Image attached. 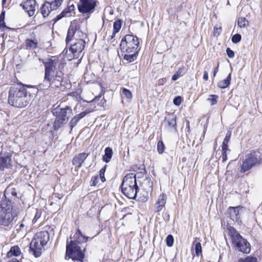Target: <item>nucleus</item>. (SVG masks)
<instances>
[{
    "mask_svg": "<svg viewBox=\"0 0 262 262\" xmlns=\"http://www.w3.org/2000/svg\"><path fill=\"white\" fill-rule=\"evenodd\" d=\"M85 36V34L80 30V25L78 22L76 20L72 21L68 31L66 42L67 45H70V50L73 54L74 58H78L82 55L85 44L84 40Z\"/></svg>",
    "mask_w": 262,
    "mask_h": 262,
    "instance_id": "obj_1",
    "label": "nucleus"
},
{
    "mask_svg": "<svg viewBox=\"0 0 262 262\" xmlns=\"http://www.w3.org/2000/svg\"><path fill=\"white\" fill-rule=\"evenodd\" d=\"M106 165L103 167L99 171V177L102 182L105 181V178L104 177V173L106 170Z\"/></svg>",
    "mask_w": 262,
    "mask_h": 262,
    "instance_id": "obj_38",
    "label": "nucleus"
},
{
    "mask_svg": "<svg viewBox=\"0 0 262 262\" xmlns=\"http://www.w3.org/2000/svg\"><path fill=\"white\" fill-rule=\"evenodd\" d=\"M68 12V9H65L59 15H58L55 18H54V22H56L61 19L62 17L65 16Z\"/></svg>",
    "mask_w": 262,
    "mask_h": 262,
    "instance_id": "obj_39",
    "label": "nucleus"
},
{
    "mask_svg": "<svg viewBox=\"0 0 262 262\" xmlns=\"http://www.w3.org/2000/svg\"><path fill=\"white\" fill-rule=\"evenodd\" d=\"M49 2H46L41 6L40 12L43 17H47L52 11Z\"/></svg>",
    "mask_w": 262,
    "mask_h": 262,
    "instance_id": "obj_24",
    "label": "nucleus"
},
{
    "mask_svg": "<svg viewBox=\"0 0 262 262\" xmlns=\"http://www.w3.org/2000/svg\"><path fill=\"white\" fill-rule=\"evenodd\" d=\"M140 42L137 37L133 35H126L121 40L120 49L125 53L124 59L128 62L134 61L137 58L140 51Z\"/></svg>",
    "mask_w": 262,
    "mask_h": 262,
    "instance_id": "obj_4",
    "label": "nucleus"
},
{
    "mask_svg": "<svg viewBox=\"0 0 262 262\" xmlns=\"http://www.w3.org/2000/svg\"><path fill=\"white\" fill-rule=\"evenodd\" d=\"M26 44L27 46L30 48H35L37 47V43L32 40H27Z\"/></svg>",
    "mask_w": 262,
    "mask_h": 262,
    "instance_id": "obj_48",
    "label": "nucleus"
},
{
    "mask_svg": "<svg viewBox=\"0 0 262 262\" xmlns=\"http://www.w3.org/2000/svg\"><path fill=\"white\" fill-rule=\"evenodd\" d=\"M63 0H54L51 2H49L51 9L53 10H56L59 7L62 3Z\"/></svg>",
    "mask_w": 262,
    "mask_h": 262,
    "instance_id": "obj_29",
    "label": "nucleus"
},
{
    "mask_svg": "<svg viewBox=\"0 0 262 262\" xmlns=\"http://www.w3.org/2000/svg\"><path fill=\"white\" fill-rule=\"evenodd\" d=\"M68 12V9H65L59 15H58L55 18H54V22H56L61 19L62 17L65 16Z\"/></svg>",
    "mask_w": 262,
    "mask_h": 262,
    "instance_id": "obj_41",
    "label": "nucleus"
},
{
    "mask_svg": "<svg viewBox=\"0 0 262 262\" xmlns=\"http://www.w3.org/2000/svg\"><path fill=\"white\" fill-rule=\"evenodd\" d=\"M261 161L260 153L258 151H253L247 155L243 160L241 166V172L244 173L260 164Z\"/></svg>",
    "mask_w": 262,
    "mask_h": 262,
    "instance_id": "obj_9",
    "label": "nucleus"
},
{
    "mask_svg": "<svg viewBox=\"0 0 262 262\" xmlns=\"http://www.w3.org/2000/svg\"><path fill=\"white\" fill-rule=\"evenodd\" d=\"M34 237L44 246L49 240V234L47 231H42L37 232Z\"/></svg>",
    "mask_w": 262,
    "mask_h": 262,
    "instance_id": "obj_19",
    "label": "nucleus"
},
{
    "mask_svg": "<svg viewBox=\"0 0 262 262\" xmlns=\"http://www.w3.org/2000/svg\"><path fill=\"white\" fill-rule=\"evenodd\" d=\"M189 122L188 121V122H187V124H188V129H189Z\"/></svg>",
    "mask_w": 262,
    "mask_h": 262,
    "instance_id": "obj_64",
    "label": "nucleus"
},
{
    "mask_svg": "<svg viewBox=\"0 0 262 262\" xmlns=\"http://www.w3.org/2000/svg\"><path fill=\"white\" fill-rule=\"evenodd\" d=\"M243 207H230L228 209V213L230 219L234 222H236L238 224L241 223L240 213Z\"/></svg>",
    "mask_w": 262,
    "mask_h": 262,
    "instance_id": "obj_15",
    "label": "nucleus"
},
{
    "mask_svg": "<svg viewBox=\"0 0 262 262\" xmlns=\"http://www.w3.org/2000/svg\"><path fill=\"white\" fill-rule=\"evenodd\" d=\"M16 215V211H11L9 209L6 212L0 213V225L8 227L10 229L12 226L13 221Z\"/></svg>",
    "mask_w": 262,
    "mask_h": 262,
    "instance_id": "obj_11",
    "label": "nucleus"
},
{
    "mask_svg": "<svg viewBox=\"0 0 262 262\" xmlns=\"http://www.w3.org/2000/svg\"><path fill=\"white\" fill-rule=\"evenodd\" d=\"M138 190L136 174L130 173L123 178L121 185L122 192L128 198L135 199Z\"/></svg>",
    "mask_w": 262,
    "mask_h": 262,
    "instance_id": "obj_5",
    "label": "nucleus"
},
{
    "mask_svg": "<svg viewBox=\"0 0 262 262\" xmlns=\"http://www.w3.org/2000/svg\"><path fill=\"white\" fill-rule=\"evenodd\" d=\"M43 246L34 237L30 244V252L36 257H39L42 253Z\"/></svg>",
    "mask_w": 262,
    "mask_h": 262,
    "instance_id": "obj_13",
    "label": "nucleus"
},
{
    "mask_svg": "<svg viewBox=\"0 0 262 262\" xmlns=\"http://www.w3.org/2000/svg\"><path fill=\"white\" fill-rule=\"evenodd\" d=\"M219 97L216 95H211L207 99V100L209 101L211 105H214L217 102V99Z\"/></svg>",
    "mask_w": 262,
    "mask_h": 262,
    "instance_id": "obj_37",
    "label": "nucleus"
},
{
    "mask_svg": "<svg viewBox=\"0 0 262 262\" xmlns=\"http://www.w3.org/2000/svg\"><path fill=\"white\" fill-rule=\"evenodd\" d=\"M122 95L127 99H131L132 98V93L131 91L127 89H122Z\"/></svg>",
    "mask_w": 262,
    "mask_h": 262,
    "instance_id": "obj_34",
    "label": "nucleus"
},
{
    "mask_svg": "<svg viewBox=\"0 0 262 262\" xmlns=\"http://www.w3.org/2000/svg\"><path fill=\"white\" fill-rule=\"evenodd\" d=\"M121 27V21L120 20L118 19L114 21L113 24V31L114 34L117 33L120 30Z\"/></svg>",
    "mask_w": 262,
    "mask_h": 262,
    "instance_id": "obj_33",
    "label": "nucleus"
},
{
    "mask_svg": "<svg viewBox=\"0 0 262 262\" xmlns=\"http://www.w3.org/2000/svg\"><path fill=\"white\" fill-rule=\"evenodd\" d=\"M68 12V9H65L59 15H58L55 18H54V22H56L61 19L62 17L65 16Z\"/></svg>",
    "mask_w": 262,
    "mask_h": 262,
    "instance_id": "obj_40",
    "label": "nucleus"
},
{
    "mask_svg": "<svg viewBox=\"0 0 262 262\" xmlns=\"http://www.w3.org/2000/svg\"><path fill=\"white\" fill-rule=\"evenodd\" d=\"M177 117L175 115L169 114L166 117L164 124L165 127L171 132H177Z\"/></svg>",
    "mask_w": 262,
    "mask_h": 262,
    "instance_id": "obj_16",
    "label": "nucleus"
},
{
    "mask_svg": "<svg viewBox=\"0 0 262 262\" xmlns=\"http://www.w3.org/2000/svg\"><path fill=\"white\" fill-rule=\"evenodd\" d=\"M0 207L2 209V212H6L8 209L11 211H15V209L12 208L9 199L7 200L6 199L5 200H2L0 202Z\"/></svg>",
    "mask_w": 262,
    "mask_h": 262,
    "instance_id": "obj_23",
    "label": "nucleus"
},
{
    "mask_svg": "<svg viewBox=\"0 0 262 262\" xmlns=\"http://www.w3.org/2000/svg\"><path fill=\"white\" fill-rule=\"evenodd\" d=\"M6 1L7 0H3L2 1V5H3V7H4V5L6 2Z\"/></svg>",
    "mask_w": 262,
    "mask_h": 262,
    "instance_id": "obj_63",
    "label": "nucleus"
},
{
    "mask_svg": "<svg viewBox=\"0 0 262 262\" xmlns=\"http://www.w3.org/2000/svg\"><path fill=\"white\" fill-rule=\"evenodd\" d=\"M8 262H19L16 258H13L10 260Z\"/></svg>",
    "mask_w": 262,
    "mask_h": 262,
    "instance_id": "obj_61",
    "label": "nucleus"
},
{
    "mask_svg": "<svg viewBox=\"0 0 262 262\" xmlns=\"http://www.w3.org/2000/svg\"><path fill=\"white\" fill-rule=\"evenodd\" d=\"M242 38V36L239 34L234 35L231 38V40L233 43H236L239 42Z\"/></svg>",
    "mask_w": 262,
    "mask_h": 262,
    "instance_id": "obj_46",
    "label": "nucleus"
},
{
    "mask_svg": "<svg viewBox=\"0 0 262 262\" xmlns=\"http://www.w3.org/2000/svg\"><path fill=\"white\" fill-rule=\"evenodd\" d=\"M226 53L229 58H233L234 56V52L229 48L226 49Z\"/></svg>",
    "mask_w": 262,
    "mask_h": 262,
    "instance_id": "obj_52",
    "label": "nucleus"
},
{
    "mask_svg": "<svg viewBox=\"0 0 262 262\" xmlns=\"http://www.w3.org/2000/svg\"><path fill=\"white\" fill-rule=\"evenodd\" d=\"M157 149L158 152L161 154L163 152L164 150V145L162 141H159L157 144Z\"/></svg>",
    "mask_w": 262,
    "mask_h": 262,
    "instance_id": "obj_45",
    "label": "nucleus"
},
{
    "mask_svg": "<svg viewBox=\"0 0 262 262\" xmlns=\"http://www.w3.org/2000/svg\"><path fill=\"white\" fill-rule=\"evenodd\" d=\"M88 155H89L85 152L80 153L76 155L72 160L73 165L78 168H80Z\"/></svg>",
    "mask_w": 262,
    "mask_h": 262,
    "instance_id": "obj_18",
    "label": "nucleus"
},
{
    "mask_svg": "<svg viewBox=\"0 0 262 262\" xmlns=\"http://www.w3.org/2000/svg\"><path fill=\"white\" fill-rule=\"evenodd\" d=\"M231 79V74L230 73L226 79L221 80L217 83V86L220 88H226L227 86H228V85L230 84Z\"/></svg>",
    "mask_w": 262,
    "mask_h": 262,
    "instance_id": "obj_27",
    "label": "nucleus"
},
{
    "mask_svg": "<svg viewBox=\"0 0 262 262\" xmlns=\"http://www.w3.org/2000/svg\"><path fill=\"white\" fill-rule=\"evenodd\" d=\"M166 242L167 246L171 247L173 244V237L172 235H168L166 238Z\"/></svg>",
    "mask_w": 262,
    "mask_h": 262,
    "instance_id": "obj_44",
    "label": "nucleus"
},
{
    "mask_svg": "<svg viewBox=\"0 0 262 262\" xmlns=\"http://www.w3.org/2000/svg\"><path fill=\"white\" fill-rule=\"evenodd\" d=\"M90 112L89 111L87 110L75 115L73 118H72L69 123L71 127V130H72L81 119L85 117Z\"/></svg>",
    "mask_w": 262,
    "mask_h": 262,
    "instance_id": "obj_20",
    "label": "nucleus"
},
{
    "mask_svg": "<svg viewBox=\"0 0 262 262\" xmlns=\"http://www.w3.org/2000/svg\"><path fill=\"white\" fill-rule=\"evenodd\" d=\"M70 238L73 239V240H71L70 241H75L79 244L80 243L86 242L89 239V237L83 235L80 230L77 229L76 232L74 234L73 237L71 236Z\"/></svg>",
    "mask_w": 262,
    "mask_h": 262,
    "instance_id": "obj_21",
    "label": "nucleus"
},
{
    "mask_svg": "<svg viewBox=\"0 0 262 262\" xmlns=\"http://www.w3.org/2000/svg\"><path fill=\"white\" fill-rule=\"evenodd\" d=\"M184 67L182 66L176 72V73L173 75L172 77V80L173 81L177 80L179 77H180L182 75V73L184 70Z\"/></svg>",
    "mask_w": 262,
    "mask_h": 262,
    "instance_id": "obj_32",
    "label": "nucleus"
},
{
    "mask_svg": "<svg viewBox=\"0 0 262 262\" xmlns=\"http://www.w3.org/2000/svg\"><path fill=\"white\" fill-rule=\"evenodd\" d=\"M231 136V132L230 130H229L226 134V137L223 142V143L228 144V142L230 139Z\"/></svg>",
    "mask_w": 262,
    "mask_h": 262,
    "instance_id": "obj_49",
    "label": "nucleus"
},
{
    "mask_svg": "<svg viewBox=\"0 0 262 262\" xmlns=\"http://www.w3.org/2000/svg\"><path fill=\"white\" fill-rule=\"evenodd\" d=\"M182 102V98L180 96H177L173 100V103L177 105V106H179L180 105L181 103Z\"/></svg>",
    "mask_w": 262,
    "mask_h": 262,
    "instance_id": "obj_51",
    "label": "nucleus"
},
{
    "mask_svg": "<svg viewBox=\"0 0 262 262\" xmlns=\"http://www.w3.org/2000/svg\"><path fill=\"white\" fill-rule=\"evenodd\" d=\"M222 152H227V151L229 150L228 144H225V143H222Z\"/></svg>",
    "mask_w": 262,
    "mask_h": 262,
    "instance_id": "obj_55",
    "label": "nucleus"
},
{
    "mask_svg": "<svg viewBox=\"0 0 262 262\" xmlns=\"http://www.w3.org/2000/svg\"><path fill=\"white\" fill-rule=\"evenodd\" d=\"M21 253L20 248L17 246H15L10 249V251L7 253V256L10 257L12 256H18Z\"/></svg>",
    "mask_w": 262,
    "mask_h": 262,
    "instance_id": "obj_26",
    "label": "nucleus"
},
{
    "mask_svg": "<svg viewBox=\"0 0 262 262\" xmlns=\"http://www.w3.org/2000/svg\"><path fill=\"white\" fill-rule=\"evenodd\" d=\"M68 12V9H65L59 15H58L55 18H54V22H56L61 19L62 17L65 16Z\"/></svg>",
    "mask_w": 262,
    "mask_h": 262,
    "instance_id": "obj_42",
    "label": "nucleus"
},
{
    "mask_svg": "<svg viewBox=\"0 0 262 262\" xmlns=\"http://www.w3.org/2000/svg\"><path fill=\"white\" fill-rule=\"evenodd\" d=\"M221 27H215L214 28V35H220V34L221 33Z\"/></svg>",
    "mask_w": 262,
    "mask_h": 262,
    "instance_id": "obj_53",
    "label": "nucleus"
},
{
    "mask_svg": "<svg viewBox=\"0 0 262 262\" xmlns=\"http://www.w3.org/2000/svg\"><path fill=\"white\" fill-rule=\"evenodd\" d=\"M5 11H2L0 15V27L1 28H6L8 29H11V28L7 27L5 25Z\"/></svg>",
    "mask_w": 262,
    "mask_h": 262,
    "instance_id": "obj_35",
    "label": "nucleus"
},
{
    "mask_svg": "<svg viewBox=\"0 0 262 262\" xmlns=\"http://www.w3.org/2000/svg\"><path fill=\"white\" fill-rule=\"evenodd\" d=\"M41 210H36L35 216L34 219L32 220L33 223H35L37 220L40 217L41 215Z\"/></svg>",
    "mask_w": 262,
    "mask_h": 262,
    "instance_id": "obj_47",
    "label": "nucleus"
},
{
    "mask_svg": "<svg viewBox=\"0 0 262 262\" xmlns=\"http://www.w3.org/2000/svg\"><path fill=\"white\" fill-rule=\"evenodd\" d=\"M24 221V220L20 224L15 226L13 231L15 237H22L26 235L27 226L23 223Z\"/></svg>",
    "mask_w": 262,
    "mask_h": 262,
    "instance_id": "obj_17",
    "label": "nucleus"
},
{
    "mask_svg": "<svg viewBox=\"0 0 262 262\" xmlns=\"http://www.w3.org/2000/svg\"><path fill=\"white\" fill-rule=\"evenodd\" d=\"M96 6V0H80L78 4V9L82 14H90L94 12Z\"/></svg>",
    "mask_w": 262,
    "mask_h": 262,
    "instance_id": "obj_10",
    "label": "nucleus"
},
{
    "mask_svg": "<svg viewBox=\"0 0 262 262\" xmlns=\"http://www.w3.org/2000/svg\"><path fill=\"white\" fill-rule=\"evenodd\" d=\"M143 189L146 192H148L151 190L152 187V182L150 181V180L148 178H146L144 180V182H143Z\"/></svg>",
    "mask_w": 262,
    "mask_h": 262,
    "instance_id": "obj_28",
    "label": "nucleus"
},
{
    "mask_svg": "<svg viewBox=\"0 0 262 262\" xmlns=\"http://www.w3.org/2000/svg\"><path fill=\"white\" fill-rule=\"evenodd\" d=\"M167 79L166 78H162L158 80V84L159 85H163L166 81Z\"/></svg>",
    "mask_w": 262,
    "mask_h": 262,
    "instance_id": "obj_54",
    "label": "nucleus"
},
{
    "mask_svg": "<svg viewBox=\"0 0 262 262\" xmlns=\"http://www.w3.org/2000/svg\"><path fill=\"white\" fill-rule=\"evenodd\" d=\"M20 6L22 7L29 16H32L35 14L36 7L35 0H23Z\"/></svg>",
    "mask_w": 262,
    "mask_h": 262,
    "instance_id": "obj_12",
    "label": "nucleus"
},
{
    "mask_svg": "<svg viewBox=\"0 0 262 262\" xmlns=\"http://www.w3.org/2000/svg\"><path fill=\"white\" fill-rule=\"evenodd\" d=\"M84 248H82L75 241L67 240L66 245V256L72 258L75 262H83Z\"/></svg>",
    "mask_w": 262,
    "mask_h": 262,
    "instance_id": "obj_8",
    "label": "nucleus"
},
{
    "mask_svg": "<svg viewBox=\"0 0 262 262\" xmlns=\"http://www.w3.org/2000/svg\"><path fill=\"white\" fill-rule=\"evenodd\" d=\"M4 196L6 198H12L13 197L14 198H16L17 193L13 190H10L8 189H7L4 193Z\"/></svg>",
    "mask_w": 262,
    "mask_h": 262,
    "instance_id": "obj_31",
    "label": "nucleus"
},
{
    "mask_svg": "<svg viewBox=\"0 0 262 262\" xmlns=\"http://www.w3.org/2000/svg\"><path fill=\"white\" fill-rule=\"evenodd\" d=\"M30 95L28 92L25 85L17 84L10 87L9 91V103L16 107L22 108L29 104Z\"/></svg>",
    "mask_w": 262,
    "mask_h": 262,
    "instance_id": "obj_3",
    "label": "nucleus"
},
{
    "mask_svg": "<svg viewBox=\"0 0 262 262\" xmlns=\"http://www.w3.org/2000/svg\"><path fill=\"white\" fill-rule=\"evenodd\" d=\"M218 72V67L214 69L213 72V76L214 77L216 74V73Z\"/></svg>",
    "mask_w": 262,
    "mask_h": 262,
    "instance_id": "obj_59",
    "label": "nucleus"
},
{
    "mask_svg": "<svg viewBox=\"0 0 262 262\" xmlns=\"http://www.w3.org/2000/svg\"><path fill=\"white\" fill-rule=\"evenodd\" d=\"M11 154L10 152L0 153V169L4 170L11 166Z\"/></svg>",
    "mask_w": 262,
    "mask_h": 262,
    "instance_id": "obj_14",
    "label": "nucleus"
},
{
    "mask_svg": "<svg viewBox=\"0 0 262 262\" xmlns=\"http://www.w3.org/2000/svg\"><path fill=\"white\" fill-rule=\"evenodd\" d=\"M66 9H68V12L70 13L71 11H73L75 9V6L73 5H72L70 6L68 8Z\"/></svg>",
    "mask_w": 262,
    "mask_h": 262,
    "instance_id": "obj_57",
    "label": "nucleus"
},
{
    "mask_svg": "<svg viewBox=\"0 0 262 262\" xmlns=\"http://www.w3.org/2000/svg\"><path fill=\"white\" fill-rule=\"evenodd\" d=\"M98 183V176H95L93 177L91 181V186H96Z\"/></svg>",
    "mask_w": 262,
    "mask_h": 262,
    "instance_id": "obj_50",
    "label": "nucleus"
},
{
    "mask_svg": "<svg viewBox=\"0 0 262 262\" xmlns=\"http://www.w3.org/2000/svg\"><path fill=\"white\" fill-rule=\"evenodd\" d=\"M222 160L223 162H225L227 160V154L226 152H222Z\"/></svg>",
    "mask_w": 262,
    "mask_h": 262,
    "instance_id": "obj_56",
    "label": "nucleus"
},
{
    "mask_svg": "<svg viewBox=\"0 0 262 262\" xmlns=\"http://www.w3.org/2000/svg\"><path fill=\"white\" fill-rule=\"evenodd\" d=\"M116 34H114V31H113V34H112V35L111 36V39H113V38L115 37V35H116Z\"/></svg>",
    "mask_w": 262,
    "mask_h": 262,
    "instance_id": "obj_62",
    "label": "nucleus"
},
{
    "mask_svg": "<svg viewBox=\"0 0 262 262\" xmlns=\"http://www.w3.org/2000/svg\"><path fill=\"white\" fill-rule=\"evenodd\" d=\"M229 232L234 246L243 253H249L251 246L247 241L244 238L233 228L229 229Z\"/></svg>",
    "mask_w": 262,
    "mask_h": 262,
    "instance_id": "obj_7",
    "label": "nucleus"
},
{
    "mask_svg": "<svg viewBox=\"0 0 262 262\" xmlns=\"http://www.w3.org/2000/svg\"><path fill=\"white\" fill-rule=\"evenodd\" d=\"M100 97H101V94L99 95L98 96L95 97V98L92 100L93 101H96L98 99H99Z\"/></svg>",
    "mask_w": 262,
    "mask_h": 262,
    "instance_id": "obj_60",
    "label": "nucleus"
},
{
    "mask_svg": "<svg viewBox=\"0 0 262 262\" xmlns=\"http://www.w3.org/2000/svg\"><path fill=\"white\" fill-rule=\"evenodd\" d=\"M248 25L249 22L245 17H240L237 20V25L240 28H245Z\"/></svg>",
    "mask_w": 262,
    "mask_h": 262,
    "instance_id": "obj_30",
    "label": "nucleus"
},
{
    "mask_svg": "<svg viewBox=\"0 0 262 262\" xmlns=\"http://www.w3.org/2000/svg\"><path fill=\"white\" fill-rule=\"evenodd\" d=\"M202 246L200 243H197L195 246V252L197 256H200L202 254Z\"/></svg>",
    "mask_w": 262,
    "mask_h": 262,
    "instance_id": "obj_43",
    "label": "nucleus"
},
{
    "mask_svg": "<svg viewBox=\"0 0 262 262\" xmlns=\"http://www.w3.org/2000/svg\"><path fill=\"white\" fill-rule=\"evenodd\" d=\"M113 149L110 147H106L104 150V155L103 156V160L106 163H108L112 157Z\"/></svg>",
    "mask_w": 262,
    "mask_h": 262,
    "instance_id": "obj_25",
    "label": "nucleus"
},
{
    "mask_svg": "<svg viewBox=\"0 0 262 262\" xmlns=\"http://www.w3.org/2000/svg\"><path fill=\"white\" fill-rule=\"evenodd\" d=\"M166 198V195L164 193H162L159 195L156 204V211L159 212L164 207Z\"/></svg>",
    "mask_w": 262,
    "mask_h": 262,
    "instance_id": "obj_22",
    "label": "nucleus"
},
{
    "mask_svg": "<svg viewBox=\"0 0 262 262\" xmlns=\"http://www.w3.org/2000/svg\"><path fill=\"white\" fill-rule=\"evenodd\" d=\"M45 66V77L43 81L39 85L40 89L46 90L51 87L59 88L63 81V73L57 70V60L48 59L43 62Z\"/></svg>",
    "mask_w": 262,
    "mask_h": 262,
    "instance_id": "obj_2",
    "label": "nucleus"
},
{
    "mask_svg": "<svg viewBox=\"0 0 262 262\" xmlns=\"http://www.w3.org/2000/svg\"><path fill=\"white\" fill-rule=\"evenodd\" d=\"M203 79L205 80H207L208 79V72L206 71L204 72V75H203Z\"/></svg>",
    "mask_w": 262,
    "mask_h": 262,
    "instance_id": "obj_58",
    "label": "nucleus"
},
{
    "mask_svg": "<svg viewBox=\"0 0 262 262\" xmlns=\"http://www.w3.org/2000/svg\"><path fill=\"white\" fill-rule=\"evenodd\" d=\"M52 112L55 117L53 125L55 130L58 129L63 124L66 123L69 120V117L73 114L72 109L69 106L61 107L58 105L54 108Z\"/></svg>",
    "mask_w": 262,
    "mask_h": 262,
    "instance_id": "obj_6",
    "label": "nucleus"
},
{
    "mask_svg": "<svg viewBox=\"0 0 262 262\" xmlns=\"http://www.w3.org/2000/svg\"><path fill=\"white\" fill-rule=\"evenodd\" d=\"M238 262H257V258L253 256H247L245 258H240Z\"/></svg>",
    "mask_w": 262,
    "mask_h": 262,
    "instance_id": "obj_36",
    "label": "nucleus"
}]
</instances>
